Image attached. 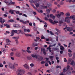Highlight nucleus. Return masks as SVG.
<instances>
[{
  "mask_svg": "<svg viewBox=\"0 0 75 75\" xmlns=\"http://www.w3.org/2000/svg\"><path fill=\"white\" fill-rule=\"evenodd\" d=\"M72 19V20H75V16L74 15H72L71 16H70L69 17H66L65 19V21L67 22V23L69 24L70 23V19Z\"/></svg>",
  "mask_w": 75,
  "mask_h": 75,
  "instance_id": "1",
  "label": "nucleus"
},
{
  "mask_svg": "<svg viewBox=\"0 0 75 75\" xmlns=\"http://www.w3.org/2000/svg\"><path fill=\"white\" fill-rule=\"evenodd\" d=\"M24 70L22 69H18L17 70L16 74L18 75H22L24 73Z\"/></svg>",
  "mask_w": 75,
  "mask_h": 75,
  "instance_id": "2",
  "label": "nucleus"
},
{
  "mask_svg": "<svg viewBox=\"0 0 75 75\" xmlns=\"http://www.w3.org/2000/svg\"><path fill=\"white\" fill-rule=\"evenodd\" d=\"M4 2L7 5H8V6L15 4V2H12V1L11 0H8V2L4 1Z\"/></svg>",
  "mask_w": 75,
  "mask_h": 75,
  "instance_id": "3",
  "label": "nucleus"
},
{
  "mask_svg": "<svg viewBox=\"0 0 75 75\" xmlns=\"http://www.w3.org/2000/svg\"><path fill=\"white\" fill-rule=\"evenodd\" d=\"M73 29L72 28H70L69 27H68L67 26H66L64 29V30H67V31H71Z\"/></svg>",
  "mask_w": 75,
  "mask_h": 75,
  "instance_id": "4",
  "label": "nucleus"
},
{
  "mask_svg": "<svg viewBox=\"0 0 75 75\" xmlns=\"http://www.w3.org/2000/svg\"><path fill=\"white\" fill-rule=\"evenodd\" d=\"M8 66L11 69H14L15 68V67H14V66L11 63H9L8 64Z\"/></svg>",
  "mask_w": 75,
  "mask_h": 75,
  "instance_id": "5",
  "label": "nucleus"
},
{
  "mask_svg": "<svg viewBox=\"0 0 75 75\" xmlns=\"http://www.w3.org/2000/svg\"><path fill=\"white\" fill-rule=\"evenodd\" d=\"M69 67H70V66L69 65H68L67 66V67H65L63 69V72H66V71H67V70H68L69 69Z\"/></svg>",
  "mask_w": 75,
  "mask_h": 75,
  "instance_id": "6",
  "label": "nucleus"
},
{
  "mask_svg": "<svg viewBox=\"0 0 75 75\" xmlns=\"http://www.w3.org/2000/svg\"><path fill=\"white\" fill-rule=\"evenodd\" d=\"M19 21L20 22H21V23H23V24H27L28 23H29V21H25L24 22L23 20H19Z\"/></svg>",
  "mask_w": 75,
  "mask_h": 75,
  "instance_id": "7",
  "label": "nucleus"
},
{
  "mask_svg": "<svg viewBox=\"0 0 75 75\" xmlns=\"http://www.w3.org/2000/svg\"><path fill=\"white\" fill-rule=\"evenodd\" d=\"M23 66L25 68L27 69H29V67L26 64H25L24 65H23Z\"/></svg>",
  "mask_w": 75,
  "mask_h": 75,
  "instance_id": "8",
  "label": "nucleus"
},
{
  "mask_svg": "<svg viewBox=\"0 0 75 75\" xmlns=\"http://www.w3.org/2000/svg\"><path fill=\"white\" fill-rule=\"evenodd\" d=\"M13 39H15V41H18V39H19V37L18 36L17 37H12Z\"/></svg>",
  "mask_w": 75,
  "mask_h": 75,
  "instance_id": "9",
  "label": "nucleus"
},
{
  "mask_svg": "<svg viewBox=\"0 0 75 75\" xmlns=\"http://www.w3.org/2000/svg\"><path fill=\"white\" fill-rule=\"evenodd\" d=\"M16 56L17 57H20L21 56V54L19 52H17L16 54Z\"/></svg>",
  "mask_w": 75,
  "mask_h": 75,
  "instance_id": "10",
  "label": "nucleus"
},
{
  "mask_svg": "<svg viewBox=\"0 0 75 75\" xmlns=\"http://www.w3.org/2000/svg\"><path fill=\"white\" fill-rule=\"evenodd\" d=\"M50 17L51 18H52L53 20H55V16H53L52 14H50Z\"/></svg>",
  "mask_w": 75,
  "mask_h": 75,
  "instance_id": "11",
  "label": "nucleus"
},
{
  "mask_svg": "<svg viewBox=\"0 0 75 75\" xmlns=\"http://www.w3.org/2000/svg\"><path fill=\"white\" fill-rule=\"evenodd\" d=\"M31 56H32V57L33 58H37L38 57L36 55H34L33 54H31Z\"/></svg>",
  "mask_w": 75,
  "mask_h": 75,
  "instance_id": "12",
  "label": "nucleus"
},
{
  "mask_svg": "<svg viewBox=\"0 0 75 75\" xmlns=\"http://www.w3.org/2000/svg\"><path fill=\"white\" fill-rule=\"evenodd\" d=\"M49 20L50 21V22L52 24H55V23L54 22H53V21L52 20V19H49Z\"/></svg>",
  "mask_w": 75,
  "mask_h": 75,
  "instance_id": "13",
  "label": "nucleus"
},
{
  "mask_svg": "<svg viewBox=\"0 0 75 75\" xmlns=\"http://www.w3.org/2000/svg\"><path fill=\"white\" fill-rule=\"evenodd\" d=\"M37 59H38V61H41L43 59V58L42 57H40L39 58H37Z\"/></svg>",
  "mask_w": 75,
  "mask_h": 75,
  "instance_id": "14",
  "label": "nucleus"
},
{
  "mask_svg": "<svg viewBox=\"0 0 75 75\" xmlns=\"http://www.w3.org/2000/svg\"><path fill=\"white\" fill-rule=\"evenodd\" d=\"M65 16L66 17H69V16H70V13L69 12H67L65 14Z\"/></svg>",
  "mask_w": 75,
  "mask_h": 75,
  "instance_id": "15",
  "label": "nucleus"
},
{
  "mask_svg": "<svg viewBox=\"0 0 75 75\" xmlns=\"http://www.w3.org/2000/svg\"><path fill=\"white\" fill-rule=\"evenodd\" d=\"M32 46L33 47H35V46H38V44L37 43L35 44V43H33L32 44Z\"/></svg>",
  "mask_w": 75,
  "mask_h": 75,
  "instance_id": "16",
  "label": "nucleus"
},
{
  "mask_svg": "<svg viewBox=\"0 0 75 75\" xmlns=\"http://www.w3.org/2000/svg\"><path fill=\"white\" fill-rule=\"evenodd\" d=\"M49 58L50 59V61H53V58H54V56H50L49 57Z\"/></svg>",
  "mask_w": 75,
  "mask_h": 75,
  "instance_id": "17",
  "label": "nucleus"
},
{
  "mask_svg": "<svg viewBox=\"0 0 75 75\" xmlns=\"http://www.w3.org/2000/svg\"><path fill=\"white\" fill-rule=\"evenodd\" d=\"M4 26H6L8 28H10V25L8 24H4Z\"/></svg>",
  "mask_w": 75,
  "mask_h": 75,
  "instance_id": "18",
  "label": "nucleus"
},
{
  "mask_svg": "<svg viewBox=\"0 0 75 75\" xmlns=\"http://www.w3.org/2000/svg\"><path fill=\"white\" fill-rule=\"evenodd\" d=\"M37 20H39V21L40 23H43V21H42L40 19V18H39L37 17Z\"/></svg>",
  "mask_w": 75,
  "mask_h": 75,
  "instance_id": "19",
  "label": "nucleus"
},
{
  "mask_svg": "<svg viewBox=\"0 0 75 75\" xmlns=\"http://www.w3.org/2000/svg\"><path fill=\"white\" fill-rule=\"evenodd\" d=\"M71 60H72L71 59H69V61L67 62V64H70L71 62Z\"/></svg>",
  "mask_w": 75,
  "mask_h": 75,
  "instance_id": "20",
  "label": "nucleus"
},
{
  "mask_svg": "<svg viewBox=\"0 0 75 75\" xmlns=\"http://www.w3.org/2000/svg\"><path fill=\"white\" fill-rule=\"evenodd\" d=\"M18 33H17V34H19L20 33H23V31L21 30H19L18 31Z\"/></svg>",
  "mask_w": 75,
  "mask_h": 75,
  "instance_id": "21",
  "label": "nucleus"
},
{
  "mask_svg": "<svg viewBox=\"0 0 75 75\" xmlns=\"http://www.w3.org/2000/svg\"><path fill=\"white\" fill-rule=\"evenodd\" d=\"M60 49L62 51H64V47L62 46H60Z\"/></svg>",
  "mask_w": 75,
  "mask_h": 75,
  "instance_id": "22",
  "label": "nucleus"
},
{
  "mask_svg": "<svg viewBox=\"0 0 75 75\" xmlns=\"http://www.w3.org/2000/svg\"><path fill=\"white\" fill-rule=\"evenodd\" d=\"M54 49L55 51H57V52H59V49L58 48H54Z\"/></svg>",
  "mask_w": 75,
  "mask_h": 75,
  "instance_id": "23",
  "label": "nucleus"
},
{
  "mask_svg": "<svg viewBox=\"0 0 75 75\" xmlns=\"http://www.w3.org/2000/svg\"><path fill=\"white\" fill-rule=\"evenodd\" d=\"M1 51L3 52H6V50L4 48H2L1 50Z\"/></svg>",
  "mask_w": 75,
  "mask_h": 75,
  "instance_id": "24",
  "label": "nucleus"
},
{
  "mask_svg": "<svg viewBox=\"0 0 75 75\" xmlns=\"http://www.w3.org/2000/svg\"><path fill=\"white\" fill-rule=\"evenodd\" d=\"M15 12L16 14H19L20 13V11H14Z\"/></svg>",
  "mask_w": 75,
  "mask_h": 75,
  "instance_id": "25",
  "label": "nucleus"
},
{
  "mask_svg": "<svg viewBox=\"0 0 75 75\" xmlns=\"http://www.w3.org/2000/svg\"><path fill=\"white\" fill-rule=\"evenodd\" d=\"M35 6L37 8H38V7H39V6H40V4L38 3L36 4H35Z\"/></svg>",
  "mask_w": 75,
  "mask_h": 75,
  "instance_id": "26",
  "label": "nucleus"
},
{
  "mask_svg": "<svg viewBox=\"0 0 75 75\" xmlns=\"http://www.w3.org/2000/svg\"><path fill=\"white\" fill-rule=\"evenodd\" d=\"M14 35V33L13 32V31L12 30L10 36H11V37H13V35Z\"/></svg>",
  "mask_w": 75,
  "mask_h": 75,
  "instance_id": "27",
  "label": "nucleus"
},
{
  "mask_svg": "<svg viewBox=\"0 0 75 75\" xmlns=\"http://www.w3.org/2000/svg\"><path fill=\"white\" fill-rule=\"evenodd\" d=\"M6 41L7 43H8V42H11V41L9 40V39H7L6 40Z\"/></svg>",
  "mask_w": 75,
  "mask_h": 75,
  "instance_id": "28",
  "label": "nucleus"
},
{
  "mask_svg": "<svg viewBox=\"0 0 75 75\" xmlns=\"http://www.w3.org/2000/svg\"><path fill=\"white\" fill-rule=\"evenodd\" d=\"M45 51V49L44 48H42L41 49V52H44Z\"/></svg>",
  "mask_w": 75,
  "mask_h": 75,
  "instance_id": "29",
  "label": "nucleus"
},
{
  "mask_svg": "<svg viewBox=\"0 0 75 75\" xmlns=\"http://www.w3.org/2000/svg\"><path fill=\"white\" fill-rule=\"evenodd\" d=\"M32 6V7H33V8H35V10H37V8L36 7H35L34 6V5L33 4H32L31 5Z\"/></svg>",
  "mask_w": 75,
  "mask_h": 75,
  "instance_id": "30",
  "label": "nucleus"
},
{
  "mask_svg": "<svg viewBox=\"0 0 75 75\" xmlns=\"http://www.w3.org/2000/svg\"><path fill=\"white\" fill-rule=\"evenodd\" d=\"M27 58L28 59L30 60V59H31V58H32V57L31 56H28L27 57Z\"/></svg>",
  "mask_w": 75,
  "mask_h": 75,
  "instance_id": "31",
  "label": "nucleus"
},
{
  "mask_svg": "<svg viewBox=\"0 0 75 75\" xmlns=\"http://www.w3.org/2000/svg\"><path fill=\"white\" fill-rule=\"evenodd\" d=\"M55 30L57 31V32H58V33H61V31H59V30L57 28H55Z\"/></svg>",
  "mask_w": 75,
  "mask_h": 75,
  "instance_id": "32",
  "label": "nucleus"
},
{
  "mask_svg": "<svg viewBox=\"0 0 75 75\" xmlns=\"http://www.w3.org/2000/svg\"><path fill=\"white\" fill-rule=\"evenodd\" d=\"M30 66L31 67H33L34 66V64L33 63H31L30 64Z\"/></svg>",
  "mask_w": 75,
  "mask_h": 75,
  "instance_id": "33",
  "label": "nucleus"
},
{
  "mask_svg": "<svg viewBox=\"0 0 75 75\" xmlns=\"http://www.w3.org/2000/svg\"><path fill=\"white\" fill-rule=\"evenodd\" d=\"M9 12L10 13H11V14H14V12H13V10H10Z\"/></svg>",
  "mask_w": 75,
  "mask_h": 75,
  "instance_id": "34",
  "label": "nucleus"
},
{
  "mask_svg": "<svg viewBox=\"0 0 75 75\" xmlns=\"http://www.w3.org/2000/svg\"><path fill=\"white\" fill-rule=\"evenodd\" d=\"M46 11L47 13H50V10L49 9H47L46 10Z\"/></svg>",
  "mask_w": 75,
  "mask_h": 75,
  "instance_id": "35",
  "label": "nucleus"
},
{
  "mask_svg": "<svg viewBox=\"0 0 75 75\" xmlns=\"http://www.w3.org/2000/svg\"><path fill=\"white\" fill-rule=\"evenodd\" d=\"M11 50L13 52L16 51V50H17V49H16V48H13L12 49H11Z\"/></svg>",
  "mask_w": 75,
  "mask_h": 75,
  "instance_id": "36",
  "label": "nucleus"
},
{
  "mask_svg": "<svg viewBox=\"0 0 75 75\" xmlns=\"http://www.w3.org/2000/svg\"><path fill=\"white\" fill-rule=\"evenodd\" d=\"M5 20H4L3 21H2L1 22H0L1 24H4V22H5Z\"/></svg>",
  "mask_w": 75,
  "mask_h": 75,
  "instance_id": "37",
  "label": "nucleus"
},
{
  "mask_svg": "<svg viewBox=\"0 0 75 75\" xmlns=\"http://www.w3.org/2000/svg\"><path fill=\"white\" fill-rule=\"evenodd\" d=\"M12 32H13V33H17L18 32V31L17 30H12Z\"/></svg>",
  "mask_w": 75,
  "mask_h": 75,
  "instance_id": "38",
  "label": "nucleus"
},
{
  "mask_svg": "<svg viewBox=\"0 0 75 75\" xmlns=\"http://www.w3.org/2000/svg\"><path fill=\"white\" fill-rule=\"evenodd\" d=\"M26 52H27L28 53V54H31V51H30V50H26Z\"/></svg>",
  "mask_w": 75,
  "mask_h": 75,
  "instance_id": "39",
  "label": "nucleus"
},
{
  "mask_svg": "<svg viewBox=\"0 0 75 75\" xmlns=\"http://www.w3.org/2000/svg\"><path fill=\"white\" fill-rule=\"evenodd\" d=\"M9 33H10V32L6 31V33H5L4 34L5 35H7V34H9Z\"/></svg>",
  "mask_w": 75,
  "mask_h": 75,
  "instance_id": "40",
  "label": "nucleus"
},
{
  "mask_svg": "<svg viewBox=\"0 0 75 75\" xmlns=\"http://www.w3.org/2000/svg\"><path fill=\"white\" fill-rule=\"evenodd\" d=\"M69 54V57H72V54L71 53H68Z\"/></svg>",
  "mask_w": 75,
  "mask_h": 75,
  "instance_id": "41",
  "label": "nucleus"
},
{
  "mask_svg": "<svg viewBox=\"0 0 75 75\" xmlns=\"http://www.w3.org/2000/svg\"><path fill=\"white\" fill-rule=\"evenodd\" d=\"M57 16L58 17V18H59L61 16V14H59L58 15H57Z\"/></svg>",
  "mask_w": 75,
  "mask_h": 75,
  "instance_id": "42",
  "label": "nucleus"
},
{
  "mask_svg": "<svg viewBox=\"0 0 75 75\" xmlns=\"http://www.w3.org/2000/svg\"><path fill=\"white\" fill-rule=\"evenodd\" d=\"M34 31H37V27H34L33 28Z\"/></svg>",
  "mask_w": 75,
  "mask_h": 75,
  "instance_id": "43",
  "label": "nucleus"
},
{
  "mask_svg": "<svg viewBox=\"0 0 75 75\" xmlns=\"http://www.w3.org/2000/svg\"><path fill=\"white\" fill-rule=\"evenodd\" d=\"M4 25H0V28H3V27H4Z\"/></svg>",
  "mask_w": 75,
  "mask_h": 75,
  "instance_id": "44",
  "label": "nucleus"
},
{
  "mask_svg": "<svg viewBox=\"0 0 75 75\" xmlns=\"http://www.w3.org/2000/svg\"><path fill=\"white\" fill-rule=\"evenodd\" d=\"M15 41L16 42V45H18V40Z\"/></svg>",
  "mask_w": 75,
  "mask_h": 75,
  "instance_id": "45",
  "label": "nucleus"
},
{
  "mask_svg": "<svg viewBox=\"0 0 75 75\" xmlns=\"http://www.w3.org/2000/svg\"><path fill=\"white\" fill-rule=\"evenodd\" d=\"M10 22H11V23H13L14 22V20L13 19H11L9 20Z\"/></svg>",
  "mask_w": 75,
  "mask_h": 75,
  "instance_id": "46",
  "label": "nucleus"
},
{
  "mask_svg": "<svg viewBox=\"0 0 75 75\" xmlns=\"http://www.w3.org/2000/svg\"><path fill=\"white\" fill-rule=\"evenodd\" d=\"M50 34H51V35H54V33H52V31H50Z\"/></svg>",
  "mask_w": 75,
  "mask_h": 75,
  "instance_id": "47",
  "label": "nucleus"
},
{
  "mask_svg": "<svg viewBox=\"0 0 75 75\" xmlns=\"http://www.w3.org/2000/svg\"><path fill=\"white\" fill-rule=\"evenodd\" d=\"M60 15L61 16H63V15H64V13H63V12H61L60 13Z\"/></svg>",
  "mask_w": 75,
  "mask_h": 75,
  "instance_id": "48",
  "label": "nucleus"
},
{
  "mask_svg": "<svg viewBox=\"0 0 75 75\" xmlns=\"http://www.w3.org/2000/svg\"><path fill=\"white\" fill-rule=\"evenodd\" d=\"M14 55V52H11L10 53V55L11 56H13Z\"/></svg>",
  "mask_w": 75,
  "mask_h": 75,
  "instance_id": "49",
  "label": "nucleus"
},
{
  "mask_svg": "<svg viewBox=\"0 0 75 75\" xmlns=\"http://www.w3.org/2000/svg\"><path fill=\"white\" fill-rule=\"evenodd\" d=\"M33 14L34 15H37V13H36V12H35V11H34L33 12Z\"/></svg>",
  "mask_w": 75,
  "mask_h": 75,
  "instance_id": "50",
  "label": "nucleus"
},
{
  "mask_svg": "<svg viewBox=\"0 0 75 75\" xmlns=\"http://www.w3.org/2000/svg\"><path fill=\"white\" fill-rule=\"evenodd\" d=\"M47 63H48V62H49V64H50V65H51V64H51V62H50V60L48 61H47Z\"/></svg>",
  "mask_w": 75,
  "mask_h": 75,
  "instance_id": "51",
  "label": "nucleus"
},
{
  "mask_svg": "<svg viewBox=\"0 0 75 75\" xmlns=\"http://www.w3.org/2000/svg\"><path fill=\"white\" fill-rule=\"evenodd\" d=\"M60 4L61 5H63V4H64V2L62 1L60 2Z\"/></svg>",
  "mask_w": 75,
  "mask_h": 75,
  "instance_id": "52",
  "label": "nucleus"
},
{
  "mask_svg": "<svg viewBox=\"0 0 75 75\" xmlns=\"http://www.w3.org/2000/svg\"><path fill=\"white\" fill-rule=\"evenodd\" d=\"M14 66H18V64L16 63H14Z\"/></svg>",
  "mask_w": 75,
  "mask_h": 75,
  "instance_id": "53",
  "label": "nucleus"
},
{
  "mask_svg": "<svg viewBox=\"0 0 75 75\" xmlns=\"http://www.w3.org/2000/svg\"><path fill=\"white\" fill-rule=\"evenodd\" d=\"M32 24L31 23H29V25L31 27H33V25H32Z\"/></svg>",
  "mask_w": 75,
  "mask_h": 75,
  "instance_id": "54",
  "label": "nucleus"
},
{
  "mask_svg": "<svg viewBox=\"0 0 75 75\" xmlns=\"http://www.w3.org/2000/svg\"><path fill=\"white\" fill-rule=\"evenodd\" d=\"M64 61L65 62H66L67 61V59H66V58H64Z\"/></svg>",
  "mask_w": 75,
  "mask_h": 75,
  "instance_id": "55",
  "label": "nucleus"
},
{
  "mask_svg": "<svg viewBox=\"0 0 75 75\" xmlns=\"http://www.w3.org/2000/svg\"><path fill=\"white\" fill-rule=\"evenodd\" d=\"M68 51L69 52H72V51H71L70 49L68 50Z\"/></svg>",
  "mask_w": 75,
  "mask_h": 75,
  "instance_id": "56",
  "label": "nucleus"
},
{
  "mask_svg": "<svg viewBox=\"0 0 75 75\" xmlns=\"http://www.w3.org/2000/svg\"><path fill=\"white\" fill-rule=\"evenodd\" d=\"M54 22L55 24V23H58V22L57 21H54Z\"/></svg>",
  "mask_w": 75,
  "mask_h": 75,
  "instance_id": "57",
  "label": "nucleus"
},
{
  "mask_svg": "<svg viewBox=\"0 0 75 75\" xmlns=\"http://www.w3.org/2000/svg\"><path fill=\"white\" fill-rule=\"evenodd\" d=\"M71 74V72L70 71H67V74Z\"/></svg>",
  "mask_w": 75,
  "mask_h": 75,
  "instance_id": "58",
  "label": "nucleus"
},
{
  "mask_svg": "<svg viewBox=\"0 0 75 75\" xmlns=\"http://www.w3.org/2000/svg\"><path fill=\"white\" fill-rule=\"evenodd\" d=\"M27 32H28V33H30V29H27Z\"/></svg>",
  "mask_w": 75,
  "mask_h": 75,
  "instance_id": "59",
  "label": "nucleus"
},
{
  "mask_svg": "<svg viewBox=\"0 0 75 75\" xmlns=\"http://www.w3.org/2000/svg\"><path fill=\"white\" fill-rule=\"evenodd\" d=\"M29 1L30 3H33V0H30Z\"/></svg>",
  "mask_w": 75,
  "mask_h": 75,
  "instance_id": "60",
  "label": "nucleus"
},
{
  "mask_svg": "<svg viewBox=\"0 0 75 75\" xmlns=\"http://www.w3.org/2000/svg\"><path fill=\"white\" fill-rule=\"evenodd\" d=\"M44 8H47V6H43Z\"/></svg>",
  "mask_w": 75,
  "mask_h": 75,
  "instance_id": "61",
  "label": "nucleus"
},
{
  "mask_svg": "<svg viewBox=\"0 0 75 75\" xmlns=\"http://www.w3.org/2000/svg\"><path fill=\"white\" fill-rule=\"evenodd\" d=\"M45 67H48V63H46L45 64Z\"/></svg>",
  "mask_w": 75,
  "mask_h": 75,
  "instance_id": "62",
  "label": "nucleus"
},
{
  "mask_svg": "<svg viewBox=\"0 0 75 75\" xmlns=\"http://www.w3.org/2000/svg\"><path fill=\"white\" fill-rule=\"evenodd\" d=\"M59 23L60 24H62V23H63V22H62V21H59Z\"/></svg>",
  "mask_w": 75,
  "mask_h": 75,
  "instance_id": "63",
  "label": "nucleus"
},
{
  "mask_svg": "<svg viewBox=\"0 0 75 75\" xmlns=\"http://www.w3.org/2000/svg\"><path fill=\"white\" fill-rule=\"evenodd\" d=\"M23 16H24V17H28L27 16V15L25 14H23Z\"/></svg>",
  "mask_w": 75,
  "mask_h": 75,
  "instance_id": "64",
  "label": "nucleus"
}]
</instances>
